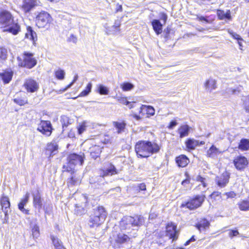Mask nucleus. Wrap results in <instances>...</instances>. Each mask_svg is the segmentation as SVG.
Wrapping results in <instances>:
<instances>
[{
	"label": "nucleus",
	"mask_w": 249,
	"mask_h": 249,
	"mask_svg": "<svg viewBox=\"0 0 249 249\" xmlns=\"http://www.w3.org/2000/svg\"><path fill=\"white\" fill-rule=\"evenodd\" d=\"M166 235L172 239L173 241L178 239V232L177 230V226L173 223H169L166 227Z\"/></svg>",
	"instance_id": "13"
},
{
	"label": "nucleus",
	"mask_w": 249,
	"mask_h": 249,
	"mask_svg": "<svg viewBox=\"0 0 249 249\" xmlns=\"http://www.w3.org/2000/svg\"><path fill=\"white\" fill-rule=\"evenodd\" d=\"M23 86L27 92L31 93L36 91L39 89L38 84L36 81L31 78L26 79L24 83Z\"/></svg>",
	"instance_id": "12"
},
{
	"label": "nucleus",
	"mask_w": 249,
	"mask_h": 249,
	"mask_svg": "<svg viewBox=\"0 0 249 249\" xmlns=\"http://www.w3.org/2000/svg\"><path fill=\"white\" fill-rule=\"evenodd\" d=\"M5 31L12 34L14 35H17L20 31V26L19 24L13 20L12 23L7 25Z\"/></svg>",
	"instance_id": "22"
},
{
	"label": "nucleus",
	"mask_w": 249,
	"mask_h": 249,
	"mask_svg": "<svg viewBox=\"0 0 249 249\" xmlns=\"http://www.w3.org/2000/svg\"><path fill=\"white\" fill-rule=\"evenodd\" d=\"M55 76L58 79L62 80L65 78V72L63 70L59 69L55 71Z\"/></svg>",
	"instance_id": "42"
},
{
	"label": "nucleus",
	"mask_w": 249,
	"mask_h": 249,
	"mask_svg": "<svg viewBox=\"0 0 249 249\" xmlns=\"http://www.w3.org/2000/svg\"><path fill=\"white\" fill-rule=\"evenodd\" d=\"M30 198V194L27 192L24 197L21 199L20 202L18 204V209L23 213L25 214H29V210L26 209L24 207L28 203Z\"/></svg>",
	"instance_id": "18"
},
{
	"label": "nucleus",
	"mask_w": 249,
	"mask_h": 249,
	"mask_svg": "<svg viewBox=\"0 0 249 249\" xmlns=\"http://www.w3.org/2000/svg\"><path fill=\"white\" fill-rule=\"evenodd\" d=\"M78 75L75 74L74 76L73 79L72 81V82L68 85V88H71L73 85V84L75 82H76V81L78 80Z\"/></svg>",
	"instance_id": "60"
},
{
	"label": "nucleus",
	"mask_w": 249,
	"mask_h": 249,
	"mask_svg": "<svg viewBox=\"0 0 249 249\" xmlns=\"http://www.w3.org/2000/svg\"><path fill=\"white\" fill-rule=\"evenodd\" d=\"M116 98L117 99V101L120 103L124 105H127L129 104V101L127 100L126 97H116Z\"/></svg>",
	"instance_id": "48"
},
{
	"label": "nucleus",
	"mask_w": 249,
	"mask_h": 249,
	"mask_svg": "<svg viewBox=\"0 0 249 249\" xmlns=\"http://www.w3.org/2000/svg\"><path fill=\"white\" fill-rule=\"evenodd\" d=\"M216 14L218 19L220 20L225 19L230 21L232 19L230 10H227L226 11H225L222 10L218 9L217 10Z\"/></svg>",
	"instance_id": "26"
},
{
	"label": "nucleus",
	"mask_w": 249,
	"mask_h": 249,
	"mask_svg": "<svg viewBox=\"0 0 249 249\" xmlns=\"http://www.w3.org/2000/svg\"><path fill=\"white\" fill-rule=\"evenodd\" d=\"M229 178V174L227 172H225L220 176L217 177L215 178V181L218 186L220 188H224L228 183Z\"/></svg>",
	"instance_id": "16"
},
{
	"label": "nucleus",
	"mask_w": 249,
	"mask_h": 249,
	"mask_svg": "<svg viewBox=\"0 0 249 249\" xmlns=\"http://www.w3.org/2000/svg\"><path fill=\"white\" fill-rule=\"evenodd\" d=\"M186 150L191 151L195 149L196 147L198 145H203L204 142L203 141L199 142L192 138L188 139L185 142Z\"/></svg>",
	"instance_id": "17"
},
{
	"label": "nucleus",
	"mask_w": 249,
	"mask_h": 249,
	"mask_svg": "<svg viewBox=\"0 0 249 249\" xmlns=\"http://www.w3.org/2000/svg\"><path fill=\"white\" fill-rule=\"evenodd\" d=\"M239 234V232L237 230H231L229 233V236L232 238L233 237L236 236Z\"/></svg>",
	"instance_id": "50"
},
{
	"label": "nucleus",
	"mask_w": 249,
	"mask_h": 249,
	"mask_svg": "<svg viewBox=\"0 0 249 249\" xmlns=\"http://www.w3.org/2000/svg\"><path fill=\"white\" fill-rule=\"evenodd\" d=\"M196 180L197 181L200 182L204 187H206L207 186V184L205 182V178H203L201 176H197L196 178Z\"/></svg>",
	"instance_id": "47"
},
{
	"label": "nucleus",
	"mask_w": 249,
	"mask_h": 249,
	"mask_svg": "<svg viewBox=\"0 0 249 249\" xmlns=\"http://www.w3.org/2000/svg\"><path fill=\"white\" fill-rule=\"evenodd\" d=\"M206 89L211 91L216 88V81L213 79H209L205 83Z\"/></svg>",
	"instance_id": "31"
},
{
	"label": "nucleus",
	"mask_w": 249,
	"mask_h": 249,
	"mask_svg": "<svg viewBox=\"0 0 249 249\" xmlns=\"http://www.w3.org/2000/svg\"><path fill=\"white\" fill-rule=\"evenodd\" d=\"M18 65L20 67L31 69L37 64V60L34 57V53L24 52L21 56L17 57Z\"/></svg>",
	"instance_id": "5"
},
{
	"label": "nucleus",
	"mask_w": 249,
	"mask_h": 249,
	"mask_svg": "<svg viewBox=\"0 0 249 249\" xmlns=\"http://www.w3.org/2000/svg\"><path fill=\"white\" fill-rule=\"evenodd\" d=\"M197 18L199 21H205L207 23L209 22V20L207 18L204 16H197Z\"/></svg>",
	"instance_id": "61"
},
{
	"label": "nucleus",
	"mask_w": 249,
	"mask_h": 249,
	"mask_svg": "<svg viewBox=\"0 0 249 249\" xmlns=\"http://www.w3.org/2000/svg\"><path fill=\"white\" fill-rule=\"evenodd\" d=\"M69 40L71 42L75 43L77 41V38L73 35H71L69 38Z\"/></svg>",
	"instance_id": "62"
},
{
	"label": "nucleus",
	"mask_w": 249,
	"mask_h": 249,
	"mask_svg": "<svg viewBox=\"0 0 249 249\" xmlns=\"http://www.w3.org/2000/svg\"><path fill=\"white\" fill-rule=\"evenodd\" d=\"M238 148L242 150H248L249 149V140L247 139H242L241 140Z\"/></svg>",
	"instance_id": "33"
},
{
	"label": "nucleus",
	"mask_w": 249,
	"mask_h": 249,
	"mask_svg": "<svg viewBox=\"0 0 249 249\" xmlns=\"http://www.w3.org/2000/svg\"><path fill=\"white\" fill-rule=\"evenodd\" d=\"M60 122L62 125L63 131L65 130V129L67 128L69 124H71V120L66 115L61 116Z\"/></svg>",
	"instance_id": "32"
},
{
	"label": "nucleus",
	"mask_w": 249,
	"mask_h": 249,
	"mask_svg": "<svg viewBox=\"0 0 249 249\" xmlns=\"http://www.w3.org/2000/svg\"><path fill=\"white\" fill-rule=\"evenodd\" d=\"M223 195H226L227 196V198H232L235 197L236 196V194L233 191L225 193L223 194Z\"/></svg>",
	"instance_id": "52"
},
{
	"label": "nucleus",
	"mask_w": 249,
	"mask_h": 249,
	"mask_svg": "<svg viewBox=\"0 0 249 249\" xmlns=\"http://www.w3.org/2000/svg\"><path fill=\"white\" fill-rule=\"evenodd\" d=\"M14 102L19 105V106H23L25 104H27L28 101L26 98H20V97H17L14 99Z\"/></svg>",
	"instance_id": "44"
},
{
	"label": "nucleus",
	"mask_w": 249,
	"mask_h": 249,
	"mask_svg": "<svg viewBox=\"0 0 249 249\" xmlns=\"http://www.w3.org/2000/svg\"><path fill=\"white\" fill-rule=\"evenodd\" d=\"M7 50L4 48H0V59L5 60L7 58Z\"/></svg>",
	"instance_id": "45"
},
{
	"label": "nucleus",
	"mask_w": 249,
	"mask_h": 249,
	"mask_svg": "<svg viewBox=\"0 0 249 249\" xmlns=\"http://www.w3.org/2000/svg\"><path fill=\"white\" fill-rule=\"evenodd\" d=\"M14 20L12 14L7 11H3L0 12V24L5 27L12 23Z\"/></svg>",
	"instance_id": "11"
},
{
	"label": "nucleus",
	"mask_w": 249,
	"mask_h": 249,
	"mask_svg": "<svg viewBox=\"0 0 249 249\" xmlns=\"http://www.w3.org/2000/svg\"><path fill=\"white\" fill-rule=\"evenodd\" d=\"M196 241V238L195 235H193L190 239L187 240L185 243L184 244V246H188L190 244L191 242H194Z\"/></svg>",
	"instance_id": "59"
},
{
	"label": "nucleus",
	"mask_w": 249,
	"mask_h": 249,
	"mask_svg": "<svg viewBox=\"0 0 249 249\" xmlns=\"http://www.w3.org/2000/svg\"><path fill=\"white\" fill-rule=\"evenodd\" d=\"M32 235L34 238H37L40 235L39 228V226L35 224L32 227Z\"/></svg>",
	"instance_id": "41"
},
{
	"label": "nucleus",
	"mask_w": 249,
	"mask_h": 249,
	"mask_svg": "<svg viewBox=\"0 0 249 249\" xmlns=\"http://www.w3.org/2000/svg\"><path fill=\"white\" fill-rule=\"evenodd\" d=\"M143 111H145L146 114L153 116L155 114V109L151 106L142 105L140 107L139 112L140 113H142Z\"/></svg>",
	"instance_id": "29"
},
{
	"label": "nucleus",
	"mask_w": 249,
	"mask_h": 249,
	"mask_svg": "<svg viewBox=\"0 0 249 249\" xmlns=\"http://www.w3.org/2000/svg\"><path fill=\"white\" fill-rule=\"evenodd\" d=\"M120 87L124 91H128L133 89L135 86L130 82H125L121 84Z\"/></svg>",
	"instance_id": "35"
},
{
	"label": "nucleus",
	"mask_w": 249,
	"mask_h": 249,
	"mask_svg": "<svg viewBox=\"0 0 249 249\" xmlns=\"http://www.w3.org/2000/svg\"><path fill=\"white\" fill-rule=\"evenodd\" d=\"M219 153V150L214 145H212L210 149L207 150V154L208 157L213 158Z\"/></svg>",
	"instance_id": "34"
},
{
	"label": "nucleus",
	"mask_w": 249,
	"mask_h": 249,
	"mask_svg": "<svg viewBox=\"0 0 249 249\" xmlns=\"http://www.w3.org/2000/svg\"><path fill=\"white\" fill-rule=\"evenodd\" d=\"M160 19L163 21L162 24L163 25H165L166 22V21L167 20V18H168L167 15L165 13H160Z\"/></svg>",
	"instance_id": "51"
},
{
	"label": "nucleus",
	"mask_w": 249,
	"mask_h": 249,
	"mask_svg": "<svg viewBox=\"0 0 249 249\" xmlns=\"http://www.w3.org/2000/svg\"><path fill=\"white\" fill-rule=\"evenodd\" d=\"M144 221V217L141 215L124 216L120 222V228L122 231H128L131 229L138 230L143 224Z\"/></svg>",
	"instance_id": "2"
},
{
	"label": "nucleus",
	"mask_w": 249,
	"mask_h": 249,
	"mask_svg": "<svg viewBox=\"0 0 249 249\" xmlns=\"http://www.w3.org/2000/svg\"><path fill=\"white\" fill-rule=\"evenodd\" d=\"M25 37L27 38H29L34 42L37 40L36 34L31 26L27 27V32L25 34Z\"/></svg>",
	"instance_id": "28"
},
{
	"label": "nucleus",
	"mask_w": 249,
	"mask_h": 249,
	"mask_svg": "<svg viewBox=\"0 0 249 249\" xmlns=\"http://www.w3.org/2000/svg\"><path fill=\"white\" fill-rule=\"evenodd\" d=\"M230 33L231 35L235 39L237 40L238 41V43L239 44H240V42H239V41H242V38L241 37V36L237 34L236 33H234V32H230Z\"/></svg>",
	"instance_id": "53"
},
{
	"label": "nucleus",
	"mask_w": 249,
	"mask_h": 249,
	"mask_svg": "<svg viewBox=\"0 0 249 249\" xmlns=\"http://www.w3.org/2000/svg\"><path fill=\"white\" fill-rule=\"evenodd\" d=\"M114 241L115 246L120 248L123 245L131 242V237L124 233H119L115 238Z\"/></svg>",
	"instance_id": "9"
},
{
	"label": "nucleus",
	"mask_w": 249,
	"mask_h": 249,
	"mask_svg": "<svg viewBox=\"0 0 249 249\" xmlns=\"http://www.w3.org/2000/svg\"><path fill=\"white\" fill-rule=\"evenodd\" d=\"M51 239L52 241L53 244L55 248V249L63 246L62 242L56 236L54 235L51 236Z\"/></svg>",
	"instance_id": "39"
},
{
	"label": "nucleus",
	"mask_w": 249,
	"mask_h": 249,
	"mask_svg": "<svg viewBox=\"0 0 249 249\" xmlns=\"http://www.w3.org/2000/svg\"><path fill=\"white\" fill-rule=\"evenodd\" d=\"M176 162L179 167H186L190 162L189 158L185 155H180L176 158Z\"/></svg>",
	"instance_id": "23"
},
{
	"label": "nucleus",
	"mask_w": 249,
	"mask_h": 249,
	"mask_svg": "<svg viewBox=\"0 0 249 249\" xmlns=\"http://www.w3.org/2000/svg\"><path fill=\"white\" fill-rule=\"evenodd\" d=\"M235 168L238 170H242L245 168L249 162L246 158L240 156L237 157L233 160Z\"/></svg>",
	"instance_id": "14"
},
{
	"label": "nucleus",
	"mask_w": 249,
	"mask_h": 249,
	"mask_svg": "<svg viewBox=\"0 0 249 249\" xmlns=\"http://www.w3.org/2000/svg\"><path fill=\"white\" fill-rule=\"evenodd\" d=\"M121 25L120 21L119 20H116L114 24L111 27L112 29H114L115 30H117Z\"/></svg>",
	"instance_id": "58"
},
{
	"label": "nucleus",
	"mask_w": 249,
	"mask_h": 249,
	"mask_svg": "<svg viewBox=\"0 0 249 249\" xmlns=\"http://www.w3.org/2000/svg\"><path fill=\"white\" fill-rule=\"evenodd\" d=\"M1 207H10V203L9 199L7 196H3L0 199Z\"/></svg>",
	"instance_id": "43"
},
{
	"label": "nucleus",
	"mask_w": 249,
	"mask_h": 249,
	"mask_svg": "<svg viewBox=\"0 0 249 249\" xmlns=\"http://www.w3.org/2000/svg\"><path fill=\"white\" fill-rule=\"evenodd\" d=\"M118 173V172L115 166L110 163L107 167L101 169L100 174L104 178V177L112 176Z\"/></svg>",
	"instance_id": "19"
},
{
	"label": "nucleus",
	"mask_w": 249,
	"mask_h": 249,
	"mask_svg": "<svg viewBox=\"0 0 249 249\" xmlns=\"http://www.w3.org/2000/svg\"><path fill=\"white\" fill-rule=\"evenodd\" d=\"M57 150L58 144L55 140H53L47 145L46 152H48L51 157H53L58 152Z\"/></svg>",
	"instance_id": "25"
},
{
	"label": "nucleus",
	"mask_w": 249,
	"mask_h": 249,
	"mask_svg": "<svg viewBox=\"0 0 249 249\" xmlns=\"http://www.w3.org/2000/svg\"><path fill=\"white\" fill-rule=\"evenodd\" d=\"M177 124L178 123L176 121L172 120L170 122L169 125L168 126V128L169 129H173Z\"/></svg>",
	"instance_id": "55"
},
{
	"label": "nucleus",
	"mask_w": 249,
	"mask_h": 249,
	"mask_svg": "<svg viewBox=\"0 0 249 249\" xmlns=\"http://www.w3.org/2000/svg\"><path fill=\"white\" fill-rule=\"evenodd\" d=\"M191 127L187 124L181 125L178 129V132L179 134V137L182 138L189 135Z\"/></svg>",
	"instance_id": "27"
},
{
	"label": "nucleus",
	"mask_w": 249,
	"mask_h": 249,
	"mask_svg": "<svg viewBox=\"0 0 249 249\" xmlns=\"http://www.w3.org/2000/svg\"><path fill=\"white\" fill-rule=\"evenodd\" d=\"M32 196L33 197V206L37 209L38 212H39L42 209L43 205L41 195L38 191H37L36 193H33Z\"/></svg>",
	"instance_id": "20"
},
{
	"label": "nucleus",
	"mask_w": 249,
	"mask_h": 249,
	"mask_svg": "<svg viewBox=\"0 0 249 249\" xmlns=\"http://www.w3.org/2000/svg\"><path fill=\"white\" fill-rule=\"evenodd\" d=\"M210 223L206 218H203L198 221L195 225L196 228L200 232H205L210 227Z\"/></svg>",
	"instance_id": "21"
},
{
	"label": "nucleus",
	"mask_w": 249,
	"mask_h": 249,
	"mask_svg": "<svg viewBox=\"0 0 249 249\" xmlns=\"http://www.w3.org/2000/svg\"><path fill=\"white\" fill-rule=\"evenodd\" d=\"M97 91L101 95H107L109 93V89L107 87L100 84L98 86Z\"/></svg>",
	"instance_id": "40"
},
{
	"label": "nucleus",
	"mask_w": 249,
	"mask_h": 249,
	"mask_svg": "<svg viewBox=\"0 0 249 249\" xmlns=\"http://www.w3.org/2000/svg\"><path fill=\"white\" fill-rule=\"evenodd\" d=\"M151 24L156 35H159L162 33L164 25L160 22V19H153L151 21Z\"/></svg>",
	"instance_id": "24"
},
{
	"label": "nucleus",
	"mask_w": 249,
	"mask_h": 249,
	"mask_svg": "<svg viewBox=\"0 0 249 249\" xmlns=\"http://www.w3.org/2000/svg\"><path fill=\"white\" fill-rule=\"evenodd\" d=\"M53 128L50 121L40 120L37 130L46 136H51Z\"/></svg>",
	"instance_id": "7"
},
{
	"label": "nucleus",
	"mask_w": 249,
	"mask_h": 249,
	"mask_svg": "<svg viewBox=\"0 0 249 249\" xmlns=\"http://www.w3.org/2000/svg\"><path fill=\"white\" fill-rule=\"evenodd\" d=\"M75 207L77 208V209H75V211L77 214L82 215L85 213L86 211L84 208H81V209H78V207L77 206V205L75 206Z\"/></svg>",
	"instance_id": "54"
},
{
	"label": "nucleus",
	"mask_w": 249,
	"mask_h": 249,
	"mask_svg": "<svg viewBox=\"0 0 249 249\" xmlns=\"http://www.w3.org/2000/svg\"><path fill=\"white\" fill-rule=\"evenodd\" d=\"M244 105L246 111L249 113V96L246 97Z\"/></svg>",
	"instance_id": "49"
},
{
	"label": "nucleus",
	"mask_w": 249,
	"mask_h": 249,
	"mask_svg": "<svg viewBox=\"0 0 249 249\" xmlns=\"http://www.w3.org/2000/svg\"><path fill=\"white\" fill-rule=\"evenodd\" d=\"M238 207L241 211H249V197L246 200H243L238 203Z\"/></svg>",
	"instance_id": "30"
},
{
	"label": "nucleus",
	"mask_w": 249,
	"mask_h": 249,
	"mask_svg": "<svg viewBox=\"0 0 249 249\" xmlns=\"http://www.w3.org/2000/svg\"><path fill=\"white\" fill-rule=\"evenodd\" d=\"M139 189L141 191H144L146 190V185L144 183H141L139 185Z\"/></svg>",
	"instance_id": "64"
},
{
	"label": "nucleus",
	"mask_w": 249,
	"mask_h": 249,
	"mask_svg": "<svg viewBox=\"0 0 249 249\" xmlns=\"http://www.w3.org/2000/svg\"><path fill=\"white\" fill-rule=\"evenodd\" d=\"M114 127L117 129L118 133H121L124 131L126 124L124 122H113Z\"/></svg>",
	"instance_id": "36"
},
{
	"label": "nucleus",
	"mask_w": 249,
	"mask_h": 249,
	"mask_svg": "<svg viewBox=\"0 0 249 249\" xmlns=\"http://www.w3.org/2000/svg\"><path fill=\"white\" fill-rule=\"evenodd\" d=\"M160 146L156 142L141 140L136 142L135 151L137 156L141 158H147L151 155L159 152Z\"/></svg>",
	"instance_id": "1"
},
{
	"label": "nucleus",
	"mask_w": 249,
	"mask_h": 249,
	"mask_svg": "<svg viewBox=\"0 0 249 249\" xmlns=\"http://www.w3.org/2000/svg\"><path fill=\"white\" fill-rule=\"evenodd\" d=\"M38 0H23L22 9L25 13L30 12L38 5Z\"/></svg>",
	"instance_id": "15"
},
{
	"label": "nucleus",
	"mask_w": 249,
	"mask_h": 249,
	"mask_svg": "<svg viewBox=\"0 0 249 249\" xmlns=\"http://www.w3.org/2000/svg\"><path fill=\"white\" fill-rule=\"evenodd\" d=\"M107 213L102 206H98L93 209L89 216V225L90 228L98 227L105 221Z\"/></svg>",
	"instance_id": "4"
},
{
	"label": "nucleus",
	"mask_w": 249,
	"mask_h": 249,
	"mask_svg": "<svg viewBox=\"0 0 249 249\" xmlns=\"http://www.w3.org/2000/svg\"><path fill=\"white\" fill-rule=\"evenodd\" d=\"M86 125L85 122H83L77 127L78 133L81 135L86 130Z\"/></svg>",
	"instance_id": "46"
},
{
	"label": "nucleus",
	"mask_w": 249,
	"mask_h": 249,
	"mask_svg": "<svg viewBox=\"0 0 249 249\" xmlns=\"http://www.w3.org/2000/svg\"><path fill=\"white\" fill-rule=\"evenodd\" d=\"M85 159L84 153L79 155L76 153L69 154L67 158V163L63 166V172H67L71 174L75 172L76 165H82Z\"/></svg>",
	"instance_id": "3"
},
{
	"label": "nucleus",
	"mask_w": 249,
	"mask_h": 249,
	"mask_svg": "<svg viewBox=\"0 0 249 249\" xmlns=\"http://www.w3.org/2000/svg\"><path fill=\"white\" fill-rule=\"evenodd\" d=\"M205 198V196L204 195H196L187 202L182 203L180 207H186L190 210H195L201 206Z\"/></svg>",
	"instance_id": "6"
},
{
	"label": "nucleus",
	"mask_w": 249,
	"mask_h": 249,
	"mask_svg": "<svg viewBox=\"0 0 249 249\" xmlns=\"http://www.w3.org/2000/svg\"><path fill=\"white\" fill-rule=\"evenodd\" d=\"M10 209V207H2V210L4 213V215H5V219L7 220L9 219L8 215V210Z\"/></svg>",
	"instance_id": "57"
},
{
	"label": "nucleus",
	"mask_w": 249,
	"mask_h": 249,
	"mask_svg": "<svg viewBox=\"0 0 249 249\" xmlns=\"http://www.w3.org/2000/svg\"><path fill=\"white\" fill-rule=\"evenodd\" d=\"M185 175L187 178L183 180L181 182V184L183 186H185L186 184H188L190 181V178L189 176V175L186 173L185 174Z\"/></svg>",
	"instance_id": "56"
},
{
	"label": "nucleus",
	"mask_w": 249,
	"mask_h": 249,
	"mask_svg": "<svg viewBox=\"0 0 249 249\" xmlns=\"http://www.w3.org/2000/svg\"><path fill=\"white\" fill-rule=\"evenodd\" d=\"M92 87V83L91 82L89 83L87 85L86 89L80 93L79 96L85 97L88 95L91 92Z\"/></svg>",
	"instance_id": "38"
},
{
	"label": "nucleus",
	"mask_w": 249,
	"mask_h": 249,
	"mask_svg": "<svg viewBox=\"0 0 249 249\" xmlns=\"http://www.w3.org/2000/svg\"><path fill=\"white\" fill-rule=\"evenodd\" d=\"M51 20L50 14L45 11H41L36 17V24L39 28L44 27Z\"/></svg>",
	"instance_id": "8"
},
{
	"label": "nucleus",
	"mask_w": 249,
	"mask_h": 249,
	"mask_svg": "<svg viewBox=\"0 0 249 249\" xmlns=\"http://www.w3.org/2000/svg\"><path fill=\"white\" fill-rule=\"evenodd\" d=\"M71 176L68 179L67 183L69 186H72L77 185L79 182V179L74 175V173L71 174Z\"/></svg>",
	"instance_id": "37"
},
{
	"label": "nucleus",
	"mask_w": 249,
	"mask_h": 249,
	"mask_svg": "<svg viewBox=\"0 0 249 249\" xmlns=\"http://www.w3.org/2000/svg\"><path fill=\"white\" fill-rule=\"evenodd\" d=\"M167 30H168V32H166V30H164V31H163V34L164 35V37L166 39H167L168 38V37L169 36V33H170V29L168 28H167Z\"/></svg>",
	"instance_id": "63"
},
{
	"label": "nucleus",
	"mask_w": 249,
	"mask_h": 249,
	"mask_svg": "<svg viewBox=\"0 0 249 249\" xmlns=\"http://www.w3.org/2000/svg\"><path fill=\"white\" fill-rule=\"evenodd\" d=\"M89 183L91 188L93 189L102 188L105 184L107 183L104 178L101 175L99 176L92 177L89 178Z\"/></svg>",
	"instance_id": "10"
}]
</instances>
